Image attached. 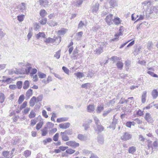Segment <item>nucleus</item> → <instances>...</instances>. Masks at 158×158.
Masks as SVG:
<instances>
[{
  "instance_id": "obj_1",
  "label": "nucleus",
  "mask_w": 158,
  "mask_h": 158,
  "mask_svg": "<svg viewBox=\"0 0 158 158\" xmlns=\"http://www.w3.org/2000/svg\"><path fill=\"white\" fill-rule=\"evenodd\" d=\"M113 16L112 14H110L107 15L105 19V20L107 24L109 26L113 24Z\"/></svg>"
},
{
  "instance_id": "obj_2",
  "label": "nucleus",
  "mask_w": 158,
  "mask_h": 158,
  "mask_svg": "<svg viewBox=\"0 0 158 158\" xmlns=\"http://www.w3.org/2000/svg\"><path fill=\"white\" fill-rule=\"evenodd\" d=\"M65 144L67 146L74 148L78 147L80 145L79 143L73 141H68Z\"/></svg>"
},
{
  "instance_id": "obj_3",
  "label": "nucleus",
  "mask_w": 158,
  "mask_h": 158,
  "mask_svg": "<svg viewBox=\"0 0 158 158\" xmlns=\"http://www.w3.org/2000/svg\"><path fill=\"white\" fill-rule=\"evenodd\" d=\"M58 39V37H54L53 38L51 37L46 38L44 40V42L46 44L50 43H53L56 42V40Z\"/></svg>"
},
{
  "instance_id": "obj_4",
  "label": "nucleus",
  "mask_w": 158,
  "mask_h": 158,
  "mask_svg": "<svg viewBox=\"0 0 158 158\" xmlns=\"http://www.w3.org/2000/svg\"><path fill=\"white\" fill-rule=\"evenodd\" d=\"M131 135L127 132H125L123 135L121 137V139L123 140H127L131 139Z\"/></svg>"
},
{
  "instance_id": "obj_5",
  "label": "nucleus",
  "mask_w": 158,
  "mask_h": 158,
  "mask_svg": "<svg viewBox=\"0 0 158 158\" xmlns=\"http://www.w3.org/2000/svg\"><path fill=\"white\" fill-rule=\"evenodd\" d=\"M144 118L148 123H152L153 121L151 114L149 113H147L145 114Z\"/></svg>"
},
{
  "instance_id": "obj_6",
  "label": "nucleus",
  "mask_w": 158,
  "mask_h": 158,
  "mask_svg": "<svg viewBox=\"0 0 158 158\" xmlns=\"http://www.w3.org/2000/svg\"><path fill=\"white\" fill-rule=\"evenodd\" d=\"M60 136L62 140L67 141L69 140V138L65 132H61L60 133Z\"/></svg>"
},
{
  "instance_id": "obj_7",
  "label": "nucleus",
  "mask_w": 158,
  "mask_h": 158,
  "mask_svg": "<svg viewBox=\"0 0 158 158\" xmlns=\"http://www.w3.org/2000/svg\"><path fill=\"white\" fill-rule=\"evenodd\" d=\"M148 71L147 72V73L151 76L154 77H158V76L156 74L154 73L153 72L151 71H154V69L150 67L148 68Z\"/></svg>"
},
{
  "instance_id": "obj_8",
  "label": "nucleus",
  "mask_w": 158,
  "mask_h": 158,
  "mask_svg": "<svg viewBox=\"0 0 158 158\" xmlns=\"http://www.w3.org/2000/svg\"><path fill=\"white\" fill-rule=\"evenodd\" d=\"M70 123L68 122L60 124L59 125V127L61 129H64L69 128L70 126Z\"/></svg>"
},
{
  "instance_id": "obj_9",
  "label": "nucleus",
  "mask_w": 158,
  "mask_h": 158,
  "mask_svg": "<svg viewBox=\"0 0 158 158\" xmlns=\"http://www.w3.org/2000/svg\"><path fill=\"white\" fill-rule=\"evenodd\" d=\"M122 22V20L118 17H114L113 20V22L114 24L117 26L121 24Z\"/></svg>"
},
{
  "instance_id": "obj_10",
  "label": "nucleus",
  "mask_w": 158,
  "mask_h": 158,
  "mask_svg": "<svg viewBox=\"0 0 158 158\" xmlns=\"http://www.w3.org/2000/svg\"><path fill=\"white\" fill-rule=\"evenodd\" d=\"M17 8L22 12H23V10L26 9V4L24 2L22 3L21 4L17 6Z\"/></svg>"
},
{
  "instance_id": "obj_11",
  "label": "nucleus",
  "mask_w": 158,
  "mask_h": 158,
  "mask_svg": "<svg viewBox=\"0 0 158 158\" xmlns=\"http://www.w3.org/2000/svg\"><path fill=\"white\" fill-rule=\"evenodd\" d=\"M36 102V98L35 97L33 96L30 99L29 102L30 106H33L35 105V103Z\"/></svg>"
},
{
  "instance_id": "obj_12",
  "label": "nucleus",
  "mask_w": 158,
  "mask_h": 158,
  "mask_svg": "<svg viewBox=\"0 0 158 158\" xmlns=\"http://www.w3.org/2000/svg\"><path fill=\"white\" fill-rule=\"evenodd\" d=\"M87 110L89 112H92L95 110L94 106V104L89 105L87 107Z\"/></svg>"
},
{
  "instance_id": "obj_13",
  "label": "nucleus",
  "mask_w": 158,
  "mask_h": 158,
  "mask_svg": "<svg viewBox=\"0 0 158 158\" xmlns=\"http://www.w3.org/2000/svg\"><path fill=\"white\" fill-rule=\"evenodd\" d=\"M46 35L44 32H40L36 35V37L37 39H39L40 37L45 38H46Z\"/></svg>"
},
{
  "instance_id": "obj_14",
  "label": "nucleus",
  "mask_w": 158,
  "mask_h": 158,
  "mask_svg": "<svg viewBox=\"0 0 158 158\" xmlns=\"http://www.w3.org/2000/svg\"><path fill=\"white\" fill-rule=\"evenodd\" d=\"M152 95L154 99L157 98L158 96V91L156 89H154L152 91Z\"/></svg>"
},
{
  "instance_id": "obj_15",
  "label": "nucleus",
  "mask_w": 158,
  "mask_h": 158,
  "mask_svg": "<svg viewBox=\"0 0 158 158\" xmlns=\"http://www.w3.org/2000/svg\"><path fill=\"white\" fill-rule=\"evenodd\" d=\"M146 97L147 92L145 91L143 93L141 96V101L143 103H144L146 102Z\"/></svg>"
},
{
  "instance_id": "obj_16",
  "label": "nucleus",
  "mask_w": 158,
  "mask_h": 158,
  "mask_svg": "<svg viewBox=\"0 0 158 158\" xmlns=\"http://www.w3.org/2000/svg\"><path fill=\"white\" fill-rule=\"evenodd\" d=\"M44 124V123L43 121H41L39 122L36 125V129L37 130H39L40 129L43 127Z\"/></svg>"
},
{
  "instance_id": "obj_17",
  "label": "nucleus",
  "mask_w": 158,
  "mask_h": 158,
  "mask_svg": "<svg viewBox=\"0 0 158 158\" xmlns=\"http://www.w3.org/2000/svg\"><path fill=\"white\" fill-rule=\"evenodd\" d=\"M75 150L72 148H70L67 149L65 151L66 153L68 156L69 155H72L75 152Z\"/></svg>"
},
{
  "instance_id": "obj_18",
  "label": "nucleus",
  "mask_w": 158,
  "mask_h": 158,
  "mask_svg": "<svg viewBox=\"0 0 158 158\" xmlns=\"http://www.w3.org/2000/svg\"><path fill=\"white\" fill-rule=\"evenodd\" d=\"M68 120V118L67 117H61L58 118L56 120V122L58 123H60L67 121Z\"/></svg>"
},
{
  "instance_id": "obj_19",
  "label": "nucleus",
  "mask_w": 158,
  "mask_h": 158,
  "mask_svg": "<svg viewBox=\"0 0 158 158\" xmlns=\"http://www.w3.org/2000/svg\"><path fill=\"white\" fill-rule=\"evenodd\" d=\"M136 150V147L134 146H132L129 148L128 152L130 153L133 154L135 152Z\"/></svg>"
},
{
  "instance_id": "obj_20",
  "label": "nucleus",
  "mask_w": 158,
  "mask_h": 158,
  "mask_svg": "<svg viewBox=\"0 0 158 158\" xmlns=\"http://www.w3.org/2000/svg\"><path fill=\"white\" fill-rule=\"evenodd\" d=\"M118 68L122 69L123 66V63L121 61H118L116 64Z\"/></svg>"
},
{
  "instance_id": "obj_21",
  "label": "nucleus",
  "mask_w": 158,
  "mask_h": 158,
  "mask_svg": "<svg viewBox=\"0 0 158 158\" xmlns=\"http://www.w3.org/2000/svg\"><path fill=\"white\" fill-rule=\"evenodd\" d=\"M29 85L30 83L29 81L28 80L25 81L24 82L23 88L25 89H27L29 87Z\"/></svg>"
},
{
  "instance_id": "obj_22",
  "label": "nucleus",
  "mask_w": 158,
  "mask_h": 158,
  "mask_svg": "<svg viewBox=\"0 0 158 158\" xmlns=\"http://www.w3.org/2000/svg\"><path fill=\"white\" fill-rule=\"evenodd\" d=\"M25 99V97L23 94L21 95L19 97L18 100V103L19 104H21L24 100Z\"/></svg>"
},
{
  "instance_id": "obj_23",
  "label": "nucleus",
  "mask_w": 158,
  "mask_h": 158,
  "mask_svg": "<svg viewBox=\"0 0 158 158\" xmlns=\"http://www.w3.org/2000/svg\"><path fill=\"white\" fill-rule=\"evenodd\" d=\"M42 132V135L45 136L47 135L48 133V131L47 127H44L41 130Z\"/></svg>"
},
{
  "instance_id": "obj_24",
  "label": "nucleus",
  "mask_w": 158,
  "mask_h": 158,
  "mask_svg": "<svg viewBox=\"0 0 158 158\" xmlns=\"http://www.w3.org/2000/svg\"><path fill=\"white\" fill-rule=\"evenodd\" d=\"M75 76L77 77V78H81L84 76V74L83 73L80 72H77L74 73Z\"/></svg>"
},
{
  "instance_id": "obj_25",
  "label": "nucleus",
  "mask_w": 158,
  "mask_h": 158,
  "mask_svg": "<svg viewBox=\"0 0 158 158\" xmlns=\"http://www.w3.org/2000/svg\"><path fill=\"white\" fill-rule=\"evenodd\" d=\"M40 14L41 17H44L46 15L47 13L45 10L42 9L40 11Z\"/></svg>"
},
{
  "instance_id": "obj_26",
  "label": "nucleus",
  "mask_w": 158,
  "mask_h": 158,
  "mask_svg": "<svg viewBox=\"0 0 158 158\" xmlns=\"http://www.w3.org/2000/svg\"><path fill=\"white\" fill-rule=\"evenodd\" d=\"M125 30V29L123 26H120L119 30L118 35H123Z\"/></svg>"
},
{
  "instance_id": "obj_27",
  "label": "nucleus",
  "mask_w": 158,
  "mask_h": 158,
  "mask_svg": "<svg viewBox=\"0 0 158 158\" xmlns=\"http://www.w3.org/2000/svg\"><path fill=\"white\" fill-rule=\"evenodd\" d=\"M36 114L33 110H31L28 115L29 117L30 118H35L36 116Z\"/></svg>"
},
{
  "instance_id": "obj_28",
  "label": "nucleus",
  "mask_w": 158,
  "mask_h": 158,
  "mask_svg": "<svg viewBox=\"0 0 158 158\" xmlns=\"http://www.w3.org/2000/svg\"><path fill=\"white\" fill-rule=\"evenodd\" d=\"M27 105V101L24 102L23 104L20 106V110H21L24 108H26V107Z\"/></svg>"
},
{
  "instance_id": "obj_29",
  "label": "nucleus",
  "mask_w": 158,
  "mask_h": 158,
  "mask_svg": "<svg viewBox=\"0 0 158 158\" xmlns=\"http://www.w3.org/2000/svg\"><path fill=\"white\" fill-rule=\"evenodd\" d=\"M5 98L4 94L2 93H0V103H2L4 102Z\"/></svg>"
},
{
  "instance_id": "obj_30",
  "label": "nucleus",
  "mask_w": 158,
  "mask_h": 158,
  "mask_svg": "<svg viewBox=\"0 0 158 158\" xmlns=\"http://www.w3.org/2000/svg\"><path fill=\"white\" fill-rule=\"evenodd\" d=\"M33 94V91L32 89H30L28 90L26 93V95L27 97H30Z\"/></svg>"
},
{
  "instance_id": "obj_31",
  "label": "nucleus",
  "mask_w": 158,
  "mask_h": 158,
  "mask_svg": "<svg viewBox=\"0 0 158 158\" xmlns=\"http://www.w3.org/2000/svg\"><path fill=\"white\" fill-rule=\"evenodd\" d=\"M61 50H59L56 52L55 54L54 55V57L57 59L60 58V56Z\"/></svg>"
},
{
  "instance_id": "obj_32",
  "label": "nucleus",
  "mask_w": 158,
  "mask_h": 158,
  "mask_svg": "<svg viewBox=\"0 0 158 158\" xmlns=\"http://www.w3.org/2000/svg\"><path fill=\"white\" fill-rule=\"evenodd\" d=\"M54 124L50 122H48L46 123L47 129L48 128L50 129L53 128L54 126Z\"/></svg>"
},
{
  "instance_id": "obj_33",
  "label": "nucleus",
  "mask_w": 158,
  "mask_h": 158,
  "mask_svg": "<svg viewBox=\"0 0 158 158\" xmlns=\"http://www.w3.org/2000/svg\"><path fill=\"white\" fill-rule=\"evenodd\" d=\"M147 148L148 149H150V148H152V142L150 139H148L147 141Z\"/></svg>"
},
{
  "instance_id": "obj_34",
  "label": "nucleus",
  "mask_w": 158,
  "mask_h": 158,
  "mask_svg": "<svg viewBox=\"0 0 158 158\" xmlns=\"http://www.w3.org/2000/svg\"><path fill=\"white\" fill-rule=\"evenodd\" d=\"M38 76L40 78L43 79L45 78L46 77V74L41 72H39L38 73Z\"/></svg>"
},
{
  "instance_id": "obj_35",
  "label": "nucleus",
  "mask_w": 158,
  "mask_h": 158,
  "mask_svg": "<svg viewBox=\"0 0 158 158\" xmlns=\"http://www.w3.org/2000/svg\"><path fill=\"white\" fill-rule=\"evenodd\" d=\"M59 138V134L58 133H56L53 136V139L55 142L57 141L58 140Z\"/></svg>"
},
{
  "instance_id": "obj_36",
  "label": "nucleus",
  "mask_w": 158,
  "mask_h": 158,
  "mask_svg": "<svg viewBox=\"0 0 158 158\" xmlns=\"http://www.w3.org/2000/svg\"><path fill=\"white\" fill-rule=\"evenodd\" d=\"M136 114L138 116H142L143 115V111L139 109L136 113Z\"/></svg>"
},
{
  "instance_id": "obj_37",
  "label": "nucleus",
  "mask_w": 158,
  "mask_h": 158,
  "mask_svg": "<svg viewBox=\"0 0 158 158\" xmlns=\"http://www.w3.org/2000/svg\"><path fill=\"white\" fill-rule=\"evenodd\" d=\"M10 152L8 151H4L2 152V156L5 157H8L9 155Z\"/></svg>"
},
{
  "instance_id": "obj_38",
  "label": "nucleus",
  "mask_w": 158,
  "mask_h": 158,
  "mask_svg": "<svg viewBox=\"0 0 158 158\" xmlns=\"http://www.w3.org/2000/svg\"><path fill=\"white\" fill-rule=\"evenodd\" d=\"M31 152L28 150H26L24 152V155L25 157H28L31 154Z\"/></svg>"
},
{
  "instance_id": "obj_39",
  "label": "nucleus",
  "mask_w": 158,
  "mask_h": 158,
  "mask_svg": "<svg viewBox=\"0 0 158 158\" xmlns=\"http://www.w3.org/2000/svg\"><path fill=\"white\" fill-rule=\"evenodd\" d=\"M24 15H20L18 16L17 17L18 20L19 22L23 21L24 20Z\"/></svg>"
},
{
  "instance_id": "obj_40",
  "label": "nucleus",
  "mask_w": 158,
  "mask_h": 158,
  "mask_svg": "<svg viewBox=\"0 0 158 158\" xmlns=\"http://www.w3.org/2000/svg\"><path fill=\"white\" fill-rule=\"evenodd\" d=\"M104 107L103 105L102 106H98L97 107L96 111L97 113H100L102 110H103Z\"/></svg>"
},
{
  "instance_id": "obj_41",
  "label": "nucleus",
  "mask_w": 158,
  "mask_h": 158,
  "mask_svg": "<svg viewBox=\"0 0 158 158\" xmlns=\"http://www.w3.org/2000/svg\"><path fill=\"white\" fill-rule=\"evenodd\" d=\"M52 141V139L50 138H48L44 140L43 142L44 144L45 145L47 143L50 142Z\"/></svg>"
},
{
  "instance_id": "obj_42",
  "label": "nucleus",
  "mask_w": 158,
  "mask_h": 158,
  "mask_svg": "<svg viewBox=\"0 0 158 158\" xmlns=\"http://www.w3.org/2000/svg\"><path fill=\"white\" fill-rule=\"evenodd\" d=\"M30 108L29 107H27L24 108V110L22 111V113L25 114H27L30 111Z\"/></svg>"
},
{
  "instance_id": "obj_43",
  "label": "nucleus",
  "mask_w": 158,
  "mask_h": 158,
  "mask_svg": "<svg viewBox=\"0 0 158 158\" xmlns=\"http://www.w3.org/2000/svg\"><path fill=\"white\" fill-rule=\"evenodd\" d=\"M47 22V19L46 18H43L40 21V23L42 25L46 24Z\"/></svg>"
},
{
  "instance_id": "obj_44",
  "label": "nucleus",
  "mask_w": 158,
  "mask_h": 158,
  "mask_svg": "<svg viewBox=\"0 0 158 158\" xmlns=\"http://www.w3.org/2000/svg\"><path fill=\"white\" fill-rule=\"evenodd\" d=\"M77 138L79 140L82 141L85 139V137L82 134H79L78 135Z\"/></svg>"
},
{
  "instance_id": "obj_45",
  "label": "nucleus",
  "mask_w": 158,
  "mask_h": 158,
  "mask_svg": "<svg viewBox=\"0 0 158 158\" xmlns=\"http://www.w3.org/2000/svg\"><path fill=\"white\" fill-rule=\"evenodd\" d=\"M127 102L128 101L125 99V98H121L119 102V103L120 104H123L125 103H127Z\"/></svg>"
},
{
  "instance_id": "obj_46",
  "label": "nucleus",
  "mask_w": 158,
  "mask_h": 158,
  "mask_svg": "<svg viewBox=\"0 0 158 158\" xmlns=\"http://www.w3.org/2000/svg\"><path fill=\"white\" fill-rule=\"evenodd\" d=\"M18 88L19 89H21L22 87V82L21 81H18L16 83Z\"/></svg>"
},
{
  "instance_id": "obj_47",
  "label": "nucleus",
  "mask_w": 158,
  "mask_h": 158,
  "mask_svg": "<svg viewBox=\"0 0 158 158\" xmlns=\"http://www.w3.org/2000/svg\"><path fill=\"white\" fill-rule=\"evenodd\" d=\"M49 24L51 27H54L57 25V23L54 21H52L49 23Z\"/></svg>"
},
{
  "instance_id": "obj_48",
  "label": "nucleus",
  "mask_w": 158,
  "mask_h": 158,
  "mask_svg": "<svg viewBox=\"0 0 158 158\" xmlns=\"http://www.w3.org/2000/svg\"><path fill=\"white\" fill-rule=\"evenodd\" d=\"M37 121L35 119H32L31 120L30 126H34L36 123Z\"/></svg>"
},
{
  "instance_id": "obj_49",
  "label": "nucleus",
  "mask_w": 158,
  "mask_h": 158,
  "mask_svg": "<svg viewBox=\"0 0 158 158\" xmlns=\"http://www.w3.org/2000/svg\"><path fill=\"white\" fill-rule=\"evenodd\" d=\"M97 128L98 131L99 132H101L104 130V128L101 125H98L97 127Z\"/></svg>"
},
{
  "instance_id": "obj_50",
  "label": "nucleus",
  "mask_w": 158,
  "mask_h": 158,
  "mask_svg": "<svg viewBox=\"0 0 158 158\" xmlns=\"http://www.w3.org/2000/svg\"><path fill=\"white\" fill-rule=\"evenodd\" d=\"M12 79L11 78H7L5 80H2V82H6L10 83L12 82Z\"/></svg>"
},
{
  "instance_id": "obj_51",
  "label": "nucleus",
  "mask_w": 158,
  "mask_h": 158,
  "mask_svg": "<svg viewBox=\"0 0 158 158\" xmlns=\"http://www.w3.org/2000/svg\"><path fill=\"white\" fill-rule=\"evenodd\" d=\"M42 114L43 116L45 118H47L48 117V115L47 114V112L45 110H43L42 111Z\"/></svg>"
},
{
  "instance_id": "obj_52",
  "label": "nucleus",
  "mask_w": 158,
  "mask_h": 158,
  "mask_svg": "<svg viewBox=\"0 0 158 158\" xmlns=\"http://www.w3.org/2000/svg\"><path fill=\"white\" fill-rule=\"evenodd\" d=\"M62 69L63 70L64 72L66 74H69V69L66 67L63 66L62 67Z\"/></svg>"
},
{
  "instance_id": "obj_53",
  "label": "nucleus",
  "mask_w": 158,
  "mask_h": 158,
  "mask_svg": "<svg viewBox=\"0 0 158 158\" xmlns=\"http://www.w3.org/2000/svg\"><path fill=\"white\" fill-rule=\"evenodd\" d=\"M37 72V70L36 69H32L30 73V75L31 76L35 74Z\"/></svg>"
},
{
  "instance_id": "obj_54",
  "label": "nucleus",
  "mask_w": 158,
  "mask_h": 158,
  "mask_svg": "<svg viewBox=\"0 0 158 158\" xmlns=\"http://www.w3.org/2000/svg\"><path fill=\"white\" fill-rule=\"evenodd\" d=\"M90 85V83H87L82 84L81 87L83 88H87L88 86H89Z\"/></svg>"
},
{
  "instance_id": "obj_55",
  "label": "nucleus",
  "mask_w": 158,
  "mask_h": 158,
  "mask_svg": "<svg viewBox=\"0 0 158 158\" xmlns=\"http://www.w3.org/2000/svg\"><path fill=\"white\" fill-rule=\"evenodd\" d=\"M158 147V140H156L153 143L152 148H156Z\"/></svg>"
},
{
  "instance_id": "obj_56",
  "label": "nucleus",
  "mask_w": 158,
  "mask_h": 158,
  "mask_svg": "<svg viewBox=\"0 0 158 158\" xmlns=\"http://www.w3.org/2000/svg\"><path fill=\"white\" fill-rule=\"evenodd\" d=\"M60 150L61 151H65L68 148V147H65L63 146H60L59 147Z\"/></svg>"
},
{
  "instance_id": "obj_57",
  "label": "nucleus",
  "mask_w": 158,
  "mask_h": 158,
  "mask_svg": "<svg viewBox=\"0 0 158 158\" xmlns=\"http://www.w3.org/2000/svg\"><path fill=\"white\" fill-rule=\"evenodd\" d=\"M36 98V102H41L42 101L43 98L41 96H39Z\"/></svg>"
},
{
  "instance_id": "obj_58",
  "label": "nucleus",
  "mask_w": 158,
  "mask_h": 158,
  "mask_svg": "<svg viewBox=\"0 0 158 158\" xmlns=\"http://www.w3.org/2000/svg\"><path fill=\"white\" fill-rule=\"evenodd\" d=\"M139 139L140 141L142 142H144L145 139L143 136L141 135H139Z\"/></svg>"
},
{
  "instance_id": "obj_59",
  "label": "nucleus",
  "mask_w": 158,
  "mask_h": 158,
  "mask_svg": "<svg viewBox=\"0 0 158 158\" xmlns=\"http://www.w3.org/2000/svg\"><path fill=\"white\" fill-rule=\"evenodd\" d=\"M56 117V114L54 113H53L52 114V116L51 117V120L52 121H55V118Z\"/></svg>"
},
{
  "instance_id": "obj_60",
  "label": "nucleus",
  "mask_w": 158,
  "mask_h": 158,
  "mask_svg": "<svg viewBox=\"0 0 158 158\" xmlns=\"http://www.w3.org/2000/svg\"><path fill=\"white\" fill-rule=\"evenodd\" d=\"M52 78L50 76H48L47 79V80L46 81H45V83H48L49 82L52 81Z\"/></svg>"
},
{
  "instance_id": "obj_61",
  "label": "nucleus",
  "mask_w": 158,
  "mask_h": 158,
  "mask_svg": "<svg viewBox=\"0 0 158 158\" xmlns=\"http://www.w3.org/2000/svg\"><path fill=\"white\" fill-rule=\"evenodd\" d=\"M126 126L129 128H131L132 125L131 122H127L126 123Z\"/></svg>"
},
{
  "instance_id": "obj_62",
  "label": "nucleus",
  "mask_w": 158,
  "mask_h": 158,
  "mask_svg": "<svg viewBox=\"0 0 158 158\" xmlns=\"http://www.w3.org/2000/svg\"><path fill=\"white\" fill-rule=\"evenodd\" d=\"M9 88L11 89H16V87L15 85H9Z\"/></svg>"
},
{
  "instance_id": "obj_63",
  "label": "nucleus",
  "mask_w": 158,
  "mask_h": 158,
  "mask_svg": "<svg viewBox=\"0 0 158 158\" xmlns=\"http://www.w3.org/2000/svg\"><path fill=\"white\" fill-rule=\"evenodd\" d=\"M84 25V23H83L82 21H80L79 23L78 24V28H81Z\"/></svg>"
},
{
  "instance_id": "obj_64",
  "label": "nucleus",
  "mask_w": 158,
  "mask_h": 158,
  "mask_svg": "<svg viewBox=\"0 0 158 158\" xmlns=\"http://www.w3.org/2000/svg\"><path fill=\"white\" fill-rule=\"evenodd\" d=\"M33 81L36 82L38 80V78L37 75H35L33 77Z\"/></svg>"
}]
</instances>
